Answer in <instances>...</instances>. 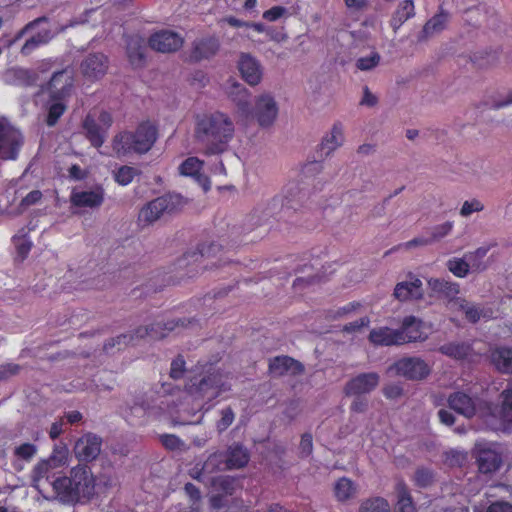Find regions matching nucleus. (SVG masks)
<instances>
[{
    "instance_id": "obj_52",
    "label": "nucleus",
    "mask_w": 512,
    "mask_h": 512,
    "mask_svg": "<svg viewBox=\"0 0 512 512\" xmlns=\"http://www.w3.org/2000/svg\"><path fill=\"white\" fill-rule=\"evenodd\" d=\"M37 453L36 445L32 443H23L14 449V455L19 460L29 462Z\"/></svg>"
},
{
    "instance_id": "obj_60",
    "label": "nucleus",
    "mask_w": 512,
    "mask_h": 512,
    "mask_svg": "<svg viewBox=\"0 0 512 512\" xmlns=\"http://www.w3.org/2000/svg\"><path fill=\"white\" fill-rule=\"evenodd\" d=\"M512 104V91L493 97L489 103L491 109H500Z\"/></svg>"
},
{
    "instance_id": "obj_25",
    "label": "nucleus",
    "mask_w": 512,
    "mask_h": 512,
    "mask_svg": "<svg viewBox=\"0 0 512 512\" xmlns=\"http://www.w3.org/2000/svg\"><path fill=\"white\" fill-rule=\"evenodd\" d=\"M449 20V14L444 11H440L438 14L430 18L423 26L421 32L417 36L418 42H425L433 36L441 33L447 25Z\"/></svg>"
},
{
    "instance_id": "obj_29",
    "label": "nucleus",
    "mask_w": 512,
    "mask_h": 512,
    "mask_svg": "<svg viewBox=\"0 0 512 512\" xmlns=\"http://www.w3.org/2000/svg\"><path fill=\"white\" fill-rule=\"evenodd\" d=\"M193 319H178V320H169L167 322L157 321L149 325V337L151 339H162L169 332L174 331L177 327H187L189 324H192Z\"/></svg>"
},
{
    "instance_id": "obj_13",
    "label": "nucleus",
    "mask_w": 512,
    "mask_h": 512,
    "mask_svg": "<svg viewBox=\"0 0 512 512\" xmlns=\"http://www.w3.org/2000/svg\"><path fill=\"white\" fill-rule=\"evenodd\" d=\"M149 45L153 50L161 53L177 51L183 45V38L171 30H160L149 38Z\"/></svg>"
},
{
    "instance_id": "obj_59",
    "label": "nucleus",
    "mask_w": 512,
    "mask_h": 512,
    "mask_svg": "<svg viewBox=\"0 0 512 512\" xmlns=\"http://www.w3.org/2000/svg\"><path fill=\"white\" fill-rule=\"evenodd\" d=\"M15 78L23 85L29 86L36 82V74L26 69L14 70Z\"/></svg>"
},
{
    "instance_id": "obj_63",
    "label": "nucleus",
    "mask_w": 512,
    "mask_h": 512,
    "mask_svg": "<svg viewBox=\"0 0 512 512\" xmlns=\"http://www.w3.org/2000/svg\"><path fill=\"white\" fill-rule=\"evenodd\" d=\"M300 455L302 457H308L313 451V438L310 433H304L300 441Z\"/></svg>"
},
{
    "instance_id": "obj_17",
    "label": "nucleus",
    "mask_w": 512,
    "mask_h": 512,
    "mask_svg": "<svg viewBox=\"0 0 512 512\" xmlns=\"http://www.w3.org/2000/svg\"><path fill=\"white\" fill-rule=\"evenodd\" d=\"M70 201L76 207L98 208L104 201V189L100 186L86 191L74 189Z\"/></svg>"
},
{
    "instance_id": "obj_22",
    "label": "nucleus",
    "mask_w": 512,
    "mask_h": 512,
    "mask_svg": "<svg viewBox=\"0 0 512 512\" xmlns=\"http://www.w3.org/2000/svg\"><path fill=\"white\" fill-rule=\"evenodd\" d=\"M490 363L503 374H512V348L495 346L490 349Z\"/></svg>"
},
{
    "instance_id": "obj_41",
    "label": "nucleus",
    "mask_w": 512,
    "mask_h": 512,
    "mask_svg": "<svg viewBox=\"0 0 512 512\" xmlns=\"http://www.w3.org/2000/svg\"><path fill=\"white\" fill-rule=\"evenodd\" d=\"M228 469L227 455L225 452L211 454L202 465L205 474H212L216 471Z\"/></svg>"
},
{
    "instance_id": "obj_39",
    "label": "nucleus",
    "mask_w": 512,
    "mask_h": 512,
    "mask_svg": "<svg viewBox=\"0 0 512 512\" xmlns=\"http://www.w3.org/2000/svg\"><path fill=\"white\" fill-rule=\"evenodd\" d=\"M228 469H238L244 467L249 461V455L242 446H231L226 453Z\"/></svg>"
},
{
    "instance_id": "obj_34",
    "label": "nucleus",
    "mask_w": 512,
    "mask_h": 512,
    "mask_svg": "<svg viewBox=\"0 0 512 512\" xmlns=\"http://www.w3.org/2000/svg\"><path fill=\"white\" fill-rule=\"evenodd\" d=\"M86 137L94 147H100L105 141L107 131L104 130L91 115H87L83 122Z\"/></svg>"
},
{
    "instance_id": "obj_36",
    "label": "nucleus",
    "mask_w": 512,
    "mask_h": 512,
    "mask_svg": "<svg viewBox=\"0 0 512 512\" xmlns=\"http://www.w3.org/2000/svg\"><path fill=\"white\" fill-rule=\"evenodd\" d=\"M438 351L447 357L462 360L470 355L472 348L467 342H449L440 346Z\"/></svg>"
},
{
    "instance_id": "obj_50",
    "label": "nucleus",
    "mask_w": 512,
    "mask_h": 512,
    "mask_svg": "<svg viewBox=\"0 0 512 512\" xmlns=\"http://www.w3.org/2000/svg\"><path fill=\"white\" fill-rule=\"evenodd\" d=\"M413 480L416 486L425 488L433 483L434 473L428 468L419 467L415 471Z\"/></svg>"
},
{
    "instance_id": "obj_6",
    "label": "nucleus",
    "mask_w": 512,
    "mask_h": 512,
    "mask_svg": "<svg viewBox=\"0 0 512 512\" xmlns=\"http://www.w3.org/2000/svg\"><path fill=\"white\" fill-rule=\"evenodd\" d=\"M226 390L223 377L218 372L208 371V374L198 382H192L188 385L189 394L198 400L211 401L218 397L222 391Z\"/></svg>"
},
{
    "instance_id": "obj_30",
    "label": "nucleus",
    "mask_w": 512,
    "mask_h": 512,
    "mask_svg": "<svg viewBox=\"0 0 512 512\" xmlns=\"http://www.w3.org/2000/svg\"><path fill=\"white\" fill-rule=\"evenodd\" d=\"M415 16V6L413 0H403L399 3L392 13L389 25L394 33L409 19Z\"/></svg>"
},
{
    "instance_id": "obj_28",
    "label": "nucleus",
    "mask_w": 512,
    "mask_h": 512,
    "mask_svg": "<svg viewBox=\"0 0 512 512\" xmlns=\"http://www.w3.org/2000/svg\"><path fill=\"white\" fill-rule=\"evenodd\" d=\"M447 401L450 409L466 418H471L475 414L476 408L473 399L463 392L452 393Z\"/></svg>"
},
{
    "instance_id": "obj_16",
    "label": "nucleus",
    "mask_w": 512,
    "mask_h": 512,
    "mask_svg": "<svg viewBox=\"0 0 512 512\" xmlns=\"http://www.w3.org/2000/svg\"><path fill=\"white\" fill-rule=\"evenodd\" d=\"M269 372L273 377L299 375L304 372V366L289 356H277L269 361Z\"/></svg>"
},
{
    "instance_id": "obj_42",
    "label": "nucleus",
    "mask_w": 512,
    "mask_h": 512,
    "mask_svg": "<svg viewBox=\"0 0 512 512\" xmlns=\"http://www.w3.org/2000/svg\"><path fill=\"white\" fill-rule=\"evenodd\" d=\"M47 115L45 123L52 127L54 126L59 118L63 115L66 110L64 99H52L50 98L47 102Z\"/></svg>"
},
{
    "instance_id": "obj_38",
    "label": "nucleus",
    "mask_w": 512,
    "mask_h": 512,
    "mask_svg": "<svg viewBox=\"0 0 512 512\" xmlns=\"http://www.w3.org/2000/svg\"><path fill=\"white\" fill-rule=\"evenodd\" d=\"M396 493L398 501L395 512H415L412 497L409 493L408 487L403 481L397 483Z\"/></svg>"
},
{
    "instance_id": "obj_18",
    "label": "nucleus",
    "mask_w": 512,
    "mask_h": 512,
    "mask_svg": "<svg viewBox=\"0 0 512 512\" xmlns=\"http://www.w3.org/2000/svg\"><path fill=\"white\" fill-rule=\"evenodd\" d=\"M53 497L62 504L74 505L79 503L76 491L68 476L57 477L51 481Z\"/></svg>"
},
{
    "instance_id": "obj_58",
    "label": "nucleus",
    "mask_w": 512,
    "mask_h": 512,
    "mask_svg": "<svg viewBox=\"0 0 512 512\" xmlns=\"http://www.w3.org/2000/svg\"><path fill=\"white\" fill-rule=\"evenodd\" d=\"M484 209V205L478 199L465 201L460 209V215L469 217L474 212H480Z\"/></svg>"
},
{
    "instance_id": "obj_55",
    "label": "nucleus",
    "mask_w": 512,
    "mask_h": 512,
    "mask_svg": "<svg viewBox=\"0 0 512 512\" xmlns=\"http://www.w3.org/2000/svg\"><path fill=\"white\" fill-rule=\"evenodd\" d=\"M213 485L225 495H232L235 489V480L229 476H219L213 479Z\"/></svg>"
},
{
    "instance_id": "obj_9",
    "label": "nucleus",
    "mask_w": 512,
    "mask_h": 512,
    "mask_svg": "<svg viewBox=\"0 0 512 512\" xmlns=\"http://www.w3.org/2000/svg\"><path fill=\"white\" fill-rule=\"evenodd\" d=\"M278 104L271 93H263L255 100L254 108L250 116L257 120L259 126L270 127L278 115Z\"/></svg>"
},
{
    "instance_id": "obj_61",
    "label": "nucleus",
    "mask_w": 512,
    "mask_h": 512,
    "mask_svg": "<svg viewBox=\"0 0 512 512\" xmlns=\"http://www.w3.org/2000/svg\"><path fill=\"white\" fill-rule=\"evenodd\" d=\"M21 371V366L14 363H7L0 366V381L8 380L12 376L18 375Z\"/></svg>"
},
{
    "instance_id": "obj_5",
    "label": "nucleus",
    "mask_w": 512,
    "mask_h": 512,
    "mask_svg": "<svg viewBox=\"0 0 512 512\" xmlns=\"http://www.w3.org/2000/svg\"><path fill=\"white\" fill-rule=\"evenodd\" d=\"M430 372V366L420 357H403L387 369V373L392 376H401L413 381L425 379Z\"/></svg>"
},
{
    "instance_id": "obj_51",
    "label": "nucleus",
    "mask_w": 512,
    "mask_h": 512,
    "mask_svg": "<svg viewBox=\"0 0 512 512\" xmlns=\"http://www.w3.org/2000/svg\"><path fill=\"white\" fill-rule=\"evenodd\" d=\"M453 226V222L446 221L442 224L432 227L430 230V239L432 244L448 236L451 233Z\"/></svg>"
},
{
    "instance_id": "obj_2",
    "label": "nucleus",
    "mask_w": 512,
    "mask_h": 512,
    "mask_svg": "<svg viewBox=\"0 0 512 512\" xmlns=\"http://www.w3.org/2000/svg\"><path fill=\"white\" fill-rule=\"evenodd\" d=\"M156 139V127L144 122L134 132L124 131L115 135L112 147L118 157L132 153L144 154L152 148Z\"/></svg>"
},
{
    "instance_id": "obj_14",
    "label": "nucleus",
    "mask_w": 512,
    "mask_h": 512,
    "mask_svg": "<svg viewBox=\"0 0 512 512\" xmlns=\"http://www.w3.org/2000/svg\"><path fill=\"white\" fill-rule=\"evenodd\" d=\"M380 376L376 372L361 373L345 385L348 396H361L373 391L379 384Z\"/></svg>"
},
{
    "instance_id": "obj_15",
    "label": "nucleus",
    "mask_w": 512,
    "mask_h": 512,
    "mask_svg": "<svg viewBox=\"0 0 512 512\" xmlns=\"http://www.w3.org/2000/svg\"><path fill=\"white\" fill-rule=\"evenodd\" d=\"M238 69L242 78L249 85L255 86L261 81V65L252 55L248 53H241L238 61Z\"/></svg>"
},
{
    "instance_id": "obj_3",
    "label": "nucleus",
    "mask_w": 512,
    "mask_h": 512,
    "mask_svg": "<svg viewBox=\"0 0 512 512\" xmlns=\"http://www.w3.org/2000/svg\"><path fill=\"white\" fill-rule=\"evenodd\" d=\"M167 408L168 403L163 396L145 392L127 401L121 408V413L128 423L138 425L144 423L148 417L159 416Z\"/></svg>"
},
{
    "instance_id": "obj_8",
    "label": "nucleus",
    "mask_w": 512,
    "mask_h": 512,
    "mask_svg": "<svg viewBox=\"0 0 512 512\" xmlns=\"http://www.w3.org/2000/svg\"><path fill=\"white\" fill-rule=\"evenodd\" d=\"M22 143L20 131L6 120H0V161L15 160Z\"/></svg>"
},
{
    "instance_id": "obj_31",
    "label": "nucleus",
    "mask_w": 512,
    "mask_h": 512,
    "mask_svg": "<svg viewBox=\"0 0 512 512\" xmlns=\"http://www.w3.org/2000/svg\"><path fill=\"white\" fill-rule=\"evenodd\" d=\"M54 469L51 461L42 460L34 468L32 472L33 486L40 492L44 493L51 486L50 472Z\"/></svg>"
},
{
    "instance_id": "obj_64",
    "label": "nucleus",
    "mask_w": 512,
    "mask_h": 512,
    "mask_svg": "<svg viewBox=\"0 0 512 512\" xmlns=\"http://www.w3.org/2000/svg\"><path fill=\"white\" fill-rule=\"evenodd\" d=\"M185 371V361L184 359L179 356L171 363V370H170V376L173 379H180Z\"/></svg>"
},
{
    "instance_id": "obj_53",
    "label": "nucleus",
    "mask_w": 512,
    "mask_h": 512,
    "mask_svg": "<svg viewBox=\"0 0 512 512\" xmlns=\"http://www.w3.org/2000/svg\"><path fill=\"white\" fill-rule=\"evenodd\" d=\"M381 56L377 52H372L369 56L361 57L356 61V67L362 71H370L380 62Z\"/></svg>"
},
{
    "instance_id": "obj_24",
    "label": "nucleus",
    "mask_w": 512,
    "mask_h": 512,
    "mask_svg": "<svg viewBox=\"0 0 512 512\" xmlns=\"http://www.w3.org/2000/svg\"><path fill=\"white\" fill-rule=\"evenodd\" d=\"M368 339L375 346H399L401 345L400 340H403L398 329H392L390 327L372 329Z\"/></svg>"
},
{
    "instance_id": "obj_7",
    "label": "nucleus",
    "mask_w": 512,
    "mask_h": 512,
    "mask_svg": "<svg viewBox=\"0 0 512 512\" xmlns=\"http://www.w3.org/2000/svg\"><path fill=\"white\" fill-rule=\"evenodd\" d=\"M71 484L79 502L88 501L95 493V479L87 465L78 464L70 470Z\"/></svg>"
},
{
    "instance_id": "obj_12",
    "label": "nucleus",
    "mask_w": 512,
    "mask_h": 512,
    "mask_svg": "<svg viewBox=\"0 0 512 512\" xmlns=\"http://www.w3.org/2000/svg\"><path fill=\"white\" fill-rule=\"evenodd\" d=\"M109 60L100 52L89 53L80 64V71L87 80L95 81L102 78L108 70Z\"/></svg>"
},
{
    "instance_id": "obj_57",
    "label": "nucleus",
    "mask_w": 512,
    "mask_h": 512,
    "mask_svg": "<svg viewBox=\"0 0 512 512\" xmlns=\"http://www.w3.org/2000/svg\"><path fill=\"white\" fill-rule=\"evenodd\" d=\"M162 445L169 450H183L185 443L174 434H163L160 436Z\"/></svg>"
},
{
    "instance_id": "obj_27",
    "label": "nucleus",
    "mask_w": 512,
    "mask_h": 512,
    "mask_svg": "<svg viewBox=\"0 0 512 512\" xmlns=\"http://www.w3.org/2000/svg\"><path fill=\"white\" fill-rule=\"evenodd\" d=\"M220 47L219 40L214 37L195 40L190 57L195 61L209 59L216 55Z\"/></svg>"
},
{
    "instance_id": "obj_23",
    "label": "nucleus",
    "mask_w": 512,
    "mask_h": 512,
    "mask_svg": "<svg viewBox=\"0 0 512 512\" xmlns=\"http://www.w3.org/2000/svg\"><path fill=\"white\" fill-rule=\"evenodd\" d=\"M394 296L399 301L417 300L423 296L422 281L411 277L409 281H403L396 285Z\"/></svg>"
},
{
    "instance_id": "obj_32",
    "label": "nucleus",
    "mask_w": 512,
    "mask_h": 512,
    "mask_svg": "<svg viewBox=\"0 0 512 512\" xmlns=\"http://www.w3.org/2000/svg\"><path fill=\"white\" fill-rule=\"evenodd\" d=\"M344 136L340 125L335 124L331 131L328 132L322 139L319 149L321 155L325 157L331 155L338 147L343 144Z\"/></svg>"
},
{
    "instance_id": "obj_37",
    "label": "nucleus",
    "mask_w": 512,
    "mask_h": 512,
    "mask_svg": "<svg viewBox=\"0 0 512 512\" xmlns=\"http://www.w3.org/2000/svg\"><path fill=\"white\" fill-rule=\"evenodd\" d=\"M453 308L463 312L466 319L472 323H476L482 316H484V311L479 305L468 302L464 298L455 300Z\"/></svg>"
},
{
    "instance_id": "obj_21",
    "label": "nucleus",
    "mask_w": 512,
    "mask_h": 512,
    "mask_svg": "<svg viewBox=\"0 0 512 512\" xmlns=\"http://www.w3.org/2000/svg\"><path fill=\"white\" fill-rule=\"evenodd\" d=\"M126 54L130 64L139 68L145 64V40L139 35L127 36L125 39Z\"/></svg>"
},
{
    "instance_id": "obj_35",
    "label": "nucleus",
    "mask_w": 512,
    "mask_h": 512,
    "mask_svg": "<svg viewBox=\"0 0 512 512\" xmlns=\"http://www.w3.org/2000/svg\"><path fill=\"white\" fill-rule=\"evenodd\" d=\"M202 166V161H200L196 157H190L180 165V172L182 175L195 177L201 183L204 190H208V180L206 177H203V175L200 173Z\"/></svg>"
},
{
    "instance_id": "obj_1",
    "label": "nucleus",
    "mask_w": 512,
    "mask_h": 512,
    "mask_svg": "<svg viewBox=\"0 0 512 512\" xmlns=\"http://www.w3.org/2000/svg\"><path fill=\"white\" fill-rule=\"evenodd\" d=\"M234 132L232 119L222 112H214L197 117L194 137L204 154L218 155L228 150Z\"/></svg>"
},
{
    "instance_id": "obj_19",
    "label": "nucleus",
    "mask_w": 512,
    "mask_h": 512,
    "mask_svg": "<svg viewBox=\"0 0 512 512\" xmlns=\"http://www.w3.org/2000/svg\"><path fill=\"white\" fill-rule=\"evenodd\" d=\"M228 97L236 105L238 112L245 118L252 113L250 92L242 84L233 82L228 90Z\"/></svg>"
},
{
    "instance_id": "obj_56",
    "label": "nucleus",
    "mask_w": 512,
    "mask_h": 512,
    "mask_svg": "<svg viewBox=\"0 0 512 512\" xmlns=\"http://www.w3.org/2000/svg\"><path fill=\"white\" fill-rule=\"evenodd\" d=\"M220 415L216 427L219 432H223L233 423L235 413L231 407H226L220 411Z\"/></svg>"
},
{
    "instance_id": "obj_10",
    "label": "nucleus",
    "mask_w": 512,
    "mask_h": 512,
    "mask_svg": "<svg viewBox=\"0 0 512 512\" xmlns=\"http://www.w3.org/2000/svg\"><path fill=\"white\" fill-rule=\"evenodd\" d=\"M102 442L100 436L91 432L85 433L76 440L73 453L80 462H92L100 455Z\"/></svg>"
},
{
    "instance_id": "obj_33",
    "label": "nucleus",
    "mask_w": 512,
    "mask_h": 512,
    "mask_svg": "<svg viewBox=\"0 0 512 512\" xmlns=\"http://www.w3.org/2000/svg\"><path fill=\"white\" fill-rule=\"evenodd\" d=\"M501 462V456L494 450L483 449L478 452L477 463L481 473L488 474L497 471Z\"/></svg>"
},
{
    "instance_id": "obj_11",
    "label": "nucleus",
    "mask_w": 512,
    "mask_h": 512,
    "mask_svg": "<svg viewBox=\"0 0 512 512\" xmlns=\"http://www.w3.org/2000/svg\"><path fill=\"white\" fill-rule=\"evenodd\" d=\"M73 82L74 70L71 67H66L54 72L44 89L48 91L52 99H65L71 93Z\"/></svg>"
},
{
    "instance_id": "obj_62",
    "label": "nucleus",
    "mask_w": 512,
    "mask_h": 512,
    "mask_svg": "<svg viewBox=\"0 0 512 512\" xmlns=\"http://www.w3.org/2000/svg\"><path fill=\"white\" fill-rule=\"evenodd\" d=\"M222 249V244L211 242L203 243L199 246V253L202 257H214Z\"/></svg>"
},
{
    "instance_id": "obj_44",
    "label": "nucleus",
    "mask_w": 512,
    "mask_h": 512,
    "mask_svg": "<svg viewBox=\"0 0 512 512\" xmlns=\"http://www.w3.org/2000/svg\"><path fill=\"white\" fill-rule=\"evenodd\" d=\"M12 241L15 245L18 257L24 260L32 247V242L27 238L26 228H21L18 233L13 236Z\"/></svg>"
},
{
    "instance_id": "obj_26",
    "label": "nucleus",
    "mask_w": 512,
    "mask_h": 512,
    "mask_svg": "<svg viewBox=\"0 0 512 512\" xmlns=\"http://www.w3.org/2000/svg\"><path fill=\"white\" fill-rule=\"evenodd\" d=\"M429 288L451 303L452 307L455 305V300L459 299L460 292L459 285L454 282L447 281L443 278H431L428 280Z\"/></svg>"
},
{
    "instance_id": "obj_46",
    "label": "nucleus",
    "mask_w": 512,
    "mask_h": 512,
    "mask_svg": "<svg viewBox=\"0 0 512 512\" xmlns=\"http://www.w3.org/2000/svg\"><path fill=\"white\" fill-rule=\"evenodd\" d=\"M140 174V171L131 166H121L114 172L115 181L122 186L130 184Z\"/></svg>"
},
{
    "instance_id": "obj_43",
    "label": "nucleus",
    "mask_w": 512,
    "mask_h": 512,
    "mask_svg": "<svg viewBox=\"0 0 512 512\" xmlns=\"http://www.w3.org/2000/svg\"><path fill=\"white\" fill-rule=\"evenodd\" d=\"M131 344H134V336L132 334L123 333L108 339L103 346V350L106 353H114Z\"/></svg>"
},
{
    "instance_id": "obj_48",
    "label": "nucleus",
    "mask_w": 512,
    "mask_h": 512,
    "mask_svg": "<svg viewBox=\"0 0 512 512\" xmlns=\"http://www.w3.org/2000/svg\"><path fill=\"white\" fill-rule=\"evenodd\" d=\"M489 247H479L473 252L465 254V259L468 261L470 267L474 270H484L485 266L482 260L487 255Z\"/></svg>"
},
{
    "instance_id": "obj_20",
    "label": "nucleus",
    "mask_w": 512,
    "mask_h": 512,
    "mask_svg": "<svg viewBox=\"0 0 512 512\" xmlns=\"http://www.w3.org/2000/svg\"><path fill=\"white\" fill-rule=\"evenodd\" d=\"M398 332H400L401 338H403V340H400L401 345L416 341L422 342L427 339V335H424L422 331L421 320L414 316L405 317Z\"/></svg>"
},
{
    "instance_id": "obj_45",
    "label": "nucleus",
    "mask_w": 512,
    "mask_h": 512,
    "mask_svg": "<svg viewBox=\"0 0 512 512\" xmlns=\"http://www.w3.org/2000/svg\"><path fill=\"white\" fill-rule=\"evenodd\" d=\"M334 491L339 501H346L355 495L356 488L350 479L343 477L336 482Z\"/></svg>"
},
{
    "instance_id": "obj_54",
    "label": "nucleus",
    "mask_w": 512,
    "mask_h": 512,
    "mask_svg": "<svg viewBox=\"0 0 512 512\" xmlns=\"http://www.w3.org/2000/svg\"><path fill=\"white\" fill-rule=\"evenodd\" d=\"M68 457V449L64 445L56 446L53 450L51 456L46 459L47 461H51V465L54 468L60 467L64 465L67 461Z\"/></svg>"
},
{
    "instance_id": "obj_40",
    "label": "nucleus",
    "mask_w": 512,
    "mask_h": 512,
    "mask_svg": "<svg viewBox=\"0 0 512 512\" xmlns=\"http://www.w3.org/2000/svg\"><path fill=\"white\" fill-rule=\"evenodd\" d=\"M502 399L499 417L504 427H512V388L503 390L500 394Z\"/></svg>"
},
{
    "instance_id": "obj_47",
    "label": "nucleus",
    "mask_w": 512,
    "mask_h": 512,
    "mask_svg": "<svg viewBox=\"0 0 512 512\" xmlns=\"http://www.w3.org/2000/svg\"><path fill=\"white\" fill-rule=\"evenodd\" d=\"M359 512H390V507L385 499L377 497L364 501Z\"/></svg>"
},
{
    "instance_id": "obj_4",
    "label": "nucleus",
    "mask_w": 512,
    "mask_h": 512,
    "mask_svg": "<svg viewBox=\"0 0 512 512\" xmlns=\"http://www.w3.org/2000/svg\"><path fill=\"white\" fill-rule=\"evenodd\" d=\"M187 199L177 193H167L148 202L139 212V221L152 224L166 214L181 210Z\"/></svg>"
},
{
    "instance_id": "obj_49",
    "label": "nucleus",
    "mask_w": 512,
    "mask_h": 512,
    "mask_svg": "<svg viewBox=\"0 0 512 512\" xmlns=\"http://www.w3.org/2000/svg\"><path fill=\"white\" fill-rule=\"evenodd\" d=\"M447 268L450 272H452L455 276L464 278L467 276L469 272L470 265L468 261L464 258H453L447 262Z\"/></svg>"
}]
</instances>
